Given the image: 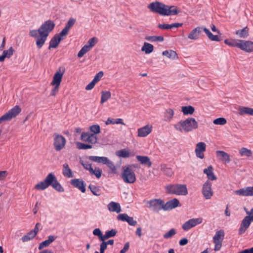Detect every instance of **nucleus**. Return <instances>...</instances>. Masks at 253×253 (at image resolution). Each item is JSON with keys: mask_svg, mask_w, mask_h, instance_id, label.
Returning <instances> with one entry per match:
<instances>
[{"mask_svg": "<svg viewBox=\"0 0 253 253\" xmlns=\"http://www.w3.org/2000/svg\"><path fill=\"white\" fill-rule=\"evenodd\" d=\"M111 97V92L109 91H102L100 103L103 104Z\"/></svg>", "mask_w": 253, "mask_h": 253, "instance_id": "nucleus-44", "label": "nucleus"}, {"mask_svg": "<svg viewBox=\"0 0 253 253\" xmlns=\"http://www.w3.org/2000/svg\"><path fill=\"white\" fill-rule=\"evenodd\" d=\"M136 158L141 165L146 166L148 168H150L152 166V163L148 156L137 155Z\"/></svg>", "mask_w": 253, "mask_h": 253, "instance_id": "nucleus-25", "label": "nucleus"}, {"mask_svg": "<svg viewBox=\"0 0 253 253\" xmlns=\"http://www.w3.org/2000/svg\"><path fill=\"white\" fill-rule=\"evenodd\" d=\"M88 158L92 161L107 165V167L110 169L112 173H116L117 172L116 167L115 166L113 162L109 160L107 157L90 156Z\"/></svg>", "mask_w": 253, "mask_h": 253, "instance_id": "nucleus-6", "label": "nucleus"}, {"mask_svg": "<svg viewBox=\"0 0 253 253\" xmlns=\"http://www.w3.org/2000/svg\"><path fill=\"white\" fill-rule=\"evenodd\" d=\"M93 234L95 236H97L100 241H104V235H103L102 232L101 231L100 229L95 228V229H94V230L93 231Z\"/></svg>", "mask_w": 253, "mask_h": 253, "instance_id": "nucleus-54", "label": "nucleus"}, {"mask_svg": "<svg viewBox=\"0 0 253 253\" xmlns=\"http://www.w3.org/2000/svg\"><path fill=\"white\" fill-rule=\"evenodd\" d=\"M77 147L78 149H87L92 148V145L87 144H84L81 142H77L76 143Z\"/></svg>", "mask_w": 253, "mask_h": 253, "instance_id": "nucleus-51", "label": "nucleus"}, {"mask_svg": "<svg viewBox=\"0 0 253 253\" xmlns=\"http://www.w3.org/2000/svg\"><path fill=\"white\" fill-rule=\"evenodd\" d=\"M202 30V28L200 27H198L194 29L189 34L188 38L189 39L193 40H197L200 36V33H201Z\"/></svg>", "mask_w": 253, "mask_h": 253, "instance_id": "nucleus-30", "label": "nucleus"}, {"mask_svg": "<svg viewBox=\"0 0 253 253\" xmlns=\"http://www.w3.org/2000/svg\"><path fill=\"white\" fill-rule=\"evenodd\" d=\"M251 221H252V220L251 219L249 215L246 216L243 219L238 231L239 234L241 235L246 232L248 228L250 225Z\"/></svg>", "mask_w": 253, "mask_h": 253, "instance_id": "nucleus-21", "label": "nucleus"}, {"mask_svg": "<svg viewBox=\"0 0 253 253\" xmlns=\"http://www.w3.org/2000/svg\"><path fill=\"white\" fill-rule=\"evenodd\" d=\"M121 177L126 183L132 184L136 181L135 174L133 169L128 167H123V171L121 173Z\"/></svg>", "mask_w": 253, "mask_h": 253, "instance_id": "nucleus-5", "label": "nucleus"}, {"mask_svg": "<svg viewBox=\"0 0 253 253\" xmlns=\"http://www.w3.org/2000/svg\"><path fill=\"white\" fill-rule=\"evenodd\" d=\"M81 164L83 165L84 168L89 171H91V169L93 168L91 167V164L88 163L87 162L84 163L83 161H80Z\"/></svg>", "mask_w": 253, "mask_h": 253, "instance_id": "nucleus-57", "label": "nucleus"}, {"mask_svg": "<svg viewBox=\"0 0 253 253\" xmlns=\"http://www.w3.org/2000/svg\"><path fill=\"white\" fill-rule=\"evenodd\" d=\"M211 186V182L209 180L206 181L203 185L202 193L207 200L210 199L213 195Z\"/></svg>", "mask_w": 253, "mask_h": 253, "instance_id": "nucleus-11", "label": "nucleus"}, {"mask_svg": "<svg viewBox=\"0 0 253 253\" xmlns=\"http://www.w3.org/2000/svg\"><path fill=\"white\" fill-rule=\"evenodd\" d=\"M129 243L126 242L123 248V249L120 251V253H125L129 249Z\"/></svg>", "mask_w": 253, "mask_h": 253, "instance_id": "nucleus-64", "label": "nucleus"}, {"mask_svg": "<svg viewBox=\"0 0 253 253\" xmlns=\"http://www.w3.org/2000/svg\"><path fill=\"white\" fill-rule=\"evenodd\" d=\"M107 208L108 210L112 212L119 213L121 211V208L120 204L115 202H111L107 205Z\"/></svg>", "mask_w": 253, "mask_h": 253, "instance_id": "nucleus-31", "label": "nucleus"}, {"mask_svg": "<svg viewBox=\"0 0 253 253\" xmlns=\"http://www.w3.org/2000/svg\"><path fill=\"white\" fill-rule=\"evenodd\" d=\"M162 54L169 59H175L178 58L177 54L175 51L172 50H165L163 52Z\"/></svg>", "mask_w": 253, "mask_h": 253, "instance_id": "nucleus-39", "label": "nucleus"}, {"mask_svg": "<svg viewBox=\"0 0 253 253\" xmlns=\"http://www.w3.org/2000/svg\"><path fill=\"white\" fill-rule=\"evenodd\" d=\"M239 154L242 157L245 156L247 157H250L252 156L253 153L251 150L245 147H242L239 150Z\"/></svg>", "mask_w": 253, "mask_h": 253, "instance_id": "nucleus-46", "label": "nucleus"}, {"mask_svg": "<svg viewBox=\"0 0 253 253\" xmlns=\"http://www.w3.org/2000/svg\"><path fill=\"white\" fill-rule=\"evenodd\" d=\"M213 123L215 125H224L226 124L227 121L225 118L221 117L214 120Z\"/></svg>", "mask_w": 253, "mask_h": 253, "instance_id": "nucleus-52", "label": "nucleus"}, {"mask_svg": "<svg viewBox=\"0 0 253 253\" xmlns=\"http://www.w3.org/2000/svg\"><path fill=\"white\" fill-rule=\"evenodd\" d=\"M179 205V201L176 199H173L167 202L166 203L164 202V211H168L174 209L178 207Z\"/></svg>", "mask_w": 253, "mask_h": 253, "instance_id": "nucleus-27", "label": "nucleus"}, {"mask_svg": "<svg viewBox=\"0 0 253 253\" xmlns=\"http://www.w3.org/2000/svg\"><path fill=\"white\" fill-rule=\"evenodd\" d=\"M103 72L102 71H100L95 76L92 81H93L95 83H96L100 80V79L103 77Z\"/></svg>", "mask_w": 253, "mask_h": 253, "instance_id": "nucleus-58", "label": "nucleus"}, {"mask_svg": "<svg viewBox=\"0 0 253 253\" xmlns=\"http://www.w3.org/2000/svg\"><path fill=\"white\" fill-rule=\"evenodd\" d=\"M151 11L163 16L177 15L179 10L174 5H166L159 1L153 2L148 5Z\"/></svg>", "mask_w": 253, "mask_h": 253, "instance_id": "nucleus-1", "label": "nucleus"}, {"mask_svg": "<svg viewBox=\"0 0 253 253\" xmlns=\"http://www.w3.org/2000/svg\"><path fill=\"white\" fill-rule=\"evenodd\" d=\"M147 207L155 212H158L161 210H164V201L160 199H154L146 202Z\"/></svg>", "mask_w": 253, "mask_h": 253, "instance_id": "nucleus-7", "label": "nucleus"}, {"mask_svg": "<svg viewBox=\"0 0 253 253\" xmlns=\"http://www.w3.org/2000/svg\"><path fill=\"white\" fill-rule=\"evenodd\" d=\"M71 183L74 187L80 189L82 192H85V185L84 181L79 179H74L71 180Z\"/></svg>", "mask_w": 253, "mask_h": 253, "instance_id": "nucleus-26", "label": "nucleus"}, {"mask_svg": "<svg viewBox=\"0 0 253 253\" xmlns=\"http://www.w3.org/2000/svg\"><path fill=\"white\" fill-rule=\"evenodd\" d=\"M53 178L52 176L50 173L48 174L43 181L38 183L35 186V188L38 190H44L51 185Z\"/></svg>", "mask_w": 253, "mask_h": 253, "instance_id": "nucleus-12", "label": "nucleus"}, {"mask_svg": "<svg viewBox=\"0 0 253 253\" xmlns=\"http://www.w3.org/2000/svg\"><path fill=\"white\" fill-rule=\"evenodd\" d=\"M117 233V231L115 229H112L111 230L106 231L105 235L103 236L104 241L108 238L114 237L116 235Z\"/></svg>", "mask_w": 253, "mask_h": 253, "instance_id": "nucleus-47", "label": "nucleus"}, {"mask_svg": "<svg viewBox=\"0 0 253 253\" xmlns=\"http://www.w3.org/2000/svg\"><path fill=\"white\" fill-rule=\"evenodd\" d=\"M64 72L65 69L64 68L62 70L61 68H59L54 75L51 85L60 86Z\"/></svg>", "mask_w": 253, "mask_h": 253, "instance_id": "nucleus-14", "label": "nucleus"}, {"mask_svg": "<svg viewBox=\"0 0 253 253\" xmlns=\"http://www.w3.org/2000/svg\"><path fill=\"white\" fill-rule=\"evenodd\" d=\"M235 34L240 38H247L249 35V29L246 27L236 31Z\"/></svg>", "mask_w": 253, "mask_h": 253, "instance_id": "nucleus-35", "label": "nucleus"}, {"mask_svg": "<svg viewBox=\"0 0 253 253\" xmlns=\"http://www.w3.org/2000/svg\"><path fill=\"white\" fill-rule=\"evenodd\" d=\"M206 144L205 143L201 142H199L196 144V149L195 150V154L196 156L203 159L204 158V152L206 151Z\"/></svg>", "mask_w": 253, "mask_h": 253, "instance_id": "nucleus-15", "label": "nucleus"}, {"mask_svg": "<svg viewBox=\"0 0 253 253\" xmlns=\"http://www.w3.org/2000/svg\"><path fill=\"white\" fill-rule=\"evenodd\" d=\"M92 194L95 196L101 195V191L99 187H96L93 185L90 184L88 186Z\"/></svg>", "mask_w": 253, "mask_h": 253, "instance_id": "nucleus-48", "label": "nucleus"}, {"mask_svg": "<svg viewBox=\"0 0 253 253\" xmlns=\"http://www.w3.org/2000/svg\"><path fill=\"white\" fill-rule=\"evenodd\" d=\"M81 139L82 141L91 144H95L97 142V137L95 134L88 132H83L81 136Z\"/></svg>", "mask_w": 253, "mask_h": 253, "instance_id": "nucleus-18", "label": "nucleus"}, {"mask_svg": "<svg viewBox=\"0 0 253 253\" xmlns=\"http://www.w3.org/2000/svg\"><path fill=\"white\" fill-rule=\"evenodd\" d=\"M203 221L202 218H192L185 222L182 226L184 230H188L190 228L201 223Z\"/></svg>", "mask_w": 253, "mask_h": 253, "instance_id": "nucleus-13", "label": "nucleus"}, {"mask_svg": "<svg viewBox=\"0 0 253 253\" xmlns=\"http://www.w3.org/2000/svg\"><path fill=\"white\" fill-rule=\"evenodd\" d=\"M90 173L91 174L95 175L97 178H99L101 176L102 170L100 169L96 168L95 169H91Z\"/></svg>", "mask_w": 253, "mask_h": 253, "instance_id": "nucleus-53", "label": "nucleus"}, {"mask_svg": "<svg viewBox=\"0 0 253 253\" xmlns=\"http://www.w3.org/2000/svg\"><path fill=\"white\" fill-rule=\"evenodd\" d=\"M63 174L67 177H73L72 171L67 163H65L63 166Z\"/></svg>", "mask_w": 253, "mask_h": 253, "instance_id": "nucleus-41", "label": "nucleus"}, {"mask_svg": "<svg viewBox=\"0 0 253 253\" xmlns=\"http://www.w3.org/2000/svg\"><path fill=\"white\" fill-rule=\"evenodd\" d=\"M141 50L145 52L146 54H149L154 50V46L152 44L144 42L143 46L141 48Z\"/></svg>", "mask_w": 253, "mask_h": 253, "instance_id": "nucleus-43", "label": "nucleus"}, {"mask_svg": "<svg viewBox=\"0 0 253 253\" xmlns=\"http://www.w3.org/2000/svg\"><path fill=\"white\" fill-rule=\"evenodd\" d=\"M239 48L247 52L253 51V42L250 41L240 40Z\"/></svg>", "mask_w": 253, "mask_h": 253, "instance_id": "nucleus-16", "label": "nucleus"}, {"mask_svg": "<svg viewBox=\"0 0 253 253\" xmlns=\"http://www.w3.org/2000/svg\"><path fill=\"white\" fill-rule=\"evenodd\" d=\"M174 113V111L172 109H167L164 113V121L167 122H170L173 117Z\"/></svg>", "mask_w": 253, "mask_h": 253, "instance_id": "nucleus-36", "label": "nucleus"}, {"mask_svg": "<svg viewBox=\"0 0 253 253\" xmlns=\"http://www.w3.org/2000/svg\"><path fill=\"white\" fill-rule=\"evenodd\" d=\"M203 31L207 34L208 38L211 41L219 42L221 39L217 35H213L209 29L206 28L203 29Z\"/></svg>", "mask_w": 253, "mask_h": 253, "instance_id": "nucleus-37", "label": "nucleus"}, {"mask_svg": "<svg viewBox=\"0 0 253 253\" xmlns=\"http://www.w3.org/2000/svg\"><path fill=\"white\" fill-rule=\"evenodd\" d=\"M216 155L218 160L224 164L230 162V155L223 151H216Z\"/></svg>", "mask_w": 253, "mask_h": 253, "instance_id": "nucleus-23", "label": "nucleus"}, {"mask_svg": "<svg viewBox=\"0 0 253 253\" xmlns=\"http://www.w3.org/2000/svg\"><path fill=\"white\" fill-rule=\"evenodd\" d=\"M224 237V232L223 230H218L215 233L213 237V241L215 245L214 249L215 251H218L220 250Z\"/></svg>", "mask_w": 253, "mask_h": 253, "instance_id": "nucleus-10", "label": "nucleus"}, {"mask_svg": "<svg viewBox=\"0 0 253 253\" xmlns=\"http://www.w3.org/2000/svg\"><path fill=\"white\" fill-rule=\"evenodd\" d=\"M174 127L177 130L188 132L197 129L198 124L194 118H188L184 121L178 122L174 125Z\"/></svg>", "mask_w": 253, "mask_h": 253, "instance_id": "nucleus-3", "label": "nucleus"}, {"mask_svg": "<svg viewBox=\"0 0 253 253\" xmlns=\"http://www.w3.org/2000/svg\"><path fill=\"white\" fill-rule=\"evenodd\" d=\"M95 84L96 83L93 81H92L87 85L86 86L85 89L87 90H91L94 87Z\"/></svg>", "mask_w": 253, "mask_h": 253, "instance_id": "nucleus-63", "label": "nucleus"}, {"mask_svg": "<svg viewBox=\"0 0 253 253\" xmlns=\"http://www.w3.org/2000/svg\"><path fill=\"white\" fill-rule=\"evenodd\" d=\"M90 46H88V45H84L81 50L79 52L78 54V57H82L85 54L86 52H87L90 49Z\"/></svg>", "mask_w": 253, "mask_h": 253, "instance_id": "nucleus-50", "label": "nucleus"}, {"mask_svg": "<svg viewBox=\"0 0 253 253\" xmlns=\"http://www.w3.org/2000/svg\"><path fill=\"white\" fill-rule=\"evenodd\" d=\"M100 244V253H104L105 250L107 249V245L104 241Z\"/></svg>", "mask_w": 253, "mask_h": 253, "instance_id": "nucleus-62", "label": "nucleus"}, {"mask_svg": "<svg viewBox=\"0 0 253 253\" xmlns=\"http://www.w3.org/2000/svg\"><path fill=\"white\" fill-rule=\"evenodd\" d=\"M14 50L12 47H10L8 50H4L1 55L0 56V62H3L5 58H9L13 54Z\"/></svg>", "mask_w": 253, "mask_h": 253, "instance_id": "nucleus-33", "label": "nucleus"}, {"mask_svg": "<svg viewBox=\"0 0 253 253\" xmlns=\"http://www.w3.org/2000/svg\"><path fill=\"white\" fill-rule=\"evenodd\" d=\"M55 240V237L53 236H49L48 237V240H45L43 242L40 243L39 249L42 250V248L44 247H46L48 246L52 242H53Z\"/></svg>", "mask_w": 253, "mask_h": 253, "instance_id": "nucleus-38", "label": "nucleus"}, {"mask_svg": "<svg viewBox=\"0 0 253 253\" xmlns=\"http://www.w3.org/2000/svg\"><path fill=\"white\" fill-rule=\"evenodd\" d=\"M90 130L95 134H98L100 131V128L99 125H94L90 126Z\"/></svg>", "mask_w": 253, "mask_h": 253, "instance_id": "nucleus-56", "label": "nucleus"}, {"mask_svg": "<svg viewBox=\"0 0 253 253\" xmlns=\"http://www.w3.org/2000/svg\"><path fill=\"white\" fill-rule=\"evenodd\" d=\"M97 42V39L95 37H93L89 40L87 43L89 44L88 46H90V48L94 46Z\"/></svg>", "mask_w": 253, "mask_h": 253, "instance_id": "nucleus-60", "label": "nucleus"}, {"mask_svg": "<svg viewBox=\"0 0 253 253\" xmlns=\"http://www.w3.org/2000/svg\"><path fill=\"white\" fill-rule=\"evenodd\" d=\"M160 167L161 170L166 175L171 176L173 174V171L172 169L168 167L166 164L161 165Z\"/></svg>", "mask_w": 253, "mask_h": 253, "instance_id": "nucleus-40", "label": "nucleus"}, {"mask_svg": "<svg viewBox=\"0 0 253 253\" xmlns=\"http://www.w3.org/2000/svg\"><path fill=\"white\" fill-rule=\"evenodd\" d=\"M240 40L236 39H226L224 41V43L232 47H237L239 48Z\"/></svg>", "mask_w": 253, "mask_h": 253, "instance_id": "nucleus-42", "label": "nucleus"}, {"mask_svg": "<svg viewBox=\"0 0 253 253\" xmlns=\"http://www.w3.org/2000/svg\"><path fill=\"white\" fill-rule=\"evenodd\" d=\"M117 219L119 220L123 221H126L130 225L135 226L137 224V221L133 219L132 217L129 216L126 213L120 214L117 216Z\"/></svg>", "mask_w": 253, "mask_h": 253, "instance_id": "nucleus-24", "label": "nucleus"}, {"mask_svg": "<svg viewBox=\"0 0 253 253\" xmlns=\"http://www.w3.org/2000/svg\"><path fill=\"white\" fill-rule=\"evenodd\" d=\"M50 174H51L53 177V180L51 183V185L52 187L58 192H63L64 189L61 185V184L58 182L57 181L55 176L52 173H50Z\"/></svg>", "mask_w": 253, "mask_h": 253, "instance_id": "nucleus-32", "label": "nucleus"}, {"mask_svg": "<svg viewBox=\"0 0 253 253\" xmlns=\"http://www.w3.org/2000/svg\"><path fill=\"white\" fill-rule=\"evenodd\" d=\"M176 231L174 228H171L168 232L164 235L165 239H169L172 237L176 234Z\"/></svg>", "mask_w": 253, "mask_h": 253, "instance_id": "nucleus-55", "label": "nucleus"}, {"mask_svg": "<svg viewBox=\"0 0 253 253\" xmlns=\"http://www.w3.org/2000/svg\"><path fill=\"white\" fill-rule=\"evenodd\" d=\"M21 111V108L17 105L14 106L0 118V124L4 121H8L16 117Z\"/></svg>", "mask_w": 253, "mask_h": 253, "instance_id": "nucleus-9", "label": "nucleus"}, {"mask_svg": "<svg viewBox=\"0 0 253 253\" xmlns=\"http://www.w3.org/2000/svg\"><path fill=\"white\" fill-rule=\"evenodd\" d=\"M166 193L169 194L186 196L188 194L186 185L185 184H169L166 186Z\"/></svg>", "mask_w": 253, "mask_h": 253, "instance_id": "nucleus-4", "label": "nucleus"}, {"mask_svg": "<svg viewBox=\"0 0 253 253\" xmlns=\"http://www.w3.org/2000/svg\"><path fill=\"white\" fill-rule=\"evenodd\" d=\"M234 193L239 196H253V186L251 187H247L244 188L236 190Z\"/></svg>", "mask_w": 253, "mask_h": 253, "instance_id": "nucleus-19", "label": "nucleus"}, {"mask_svg": "<svg viewBox=\"0 0 253 253\" xmlns=\"http://www.w3.org/2000/svg\"><path fill=\"white\" fill-rule=\"evenodd\" d=\"M36 235H35L31 231L28 232L26 235H24L21 239L23 242H26L33 239Z\"/></svg>", "mask_w": 253, "mask_h": 253, "instance_id": "nucleus-49", "label": "nucleus"}, {"mask_svg": "<svg viewBox=\"0 0 253 253\" xmlns=\"http://www.w3.org/2000/svg\"><path fill=\"white\" fill-rule=\"evenodd\" d=\"M238 110L239 114L241 116L245 114L253 116V108L248 107L240 106Z\"/></svg>", "mask_w": 253, "mask_h": 253, "instance_id": "nucleus-34", "label": "nucleus"}, {"mask_svg": "<svg viewBox=\"0 0 253 253\" xmlns=\"http://www.w3.org/2000/svg\"><path fill=\"white\" fill-rule=\"evenodd\" d=\"M152 126L147 125L137 129V136L139 137H144L148 135L152 131Z\"/></svg>", "mask_w": 253, "mask_h": 253, "instance_id": "nucleus-17", "label": "nucleus"}, {"mask_svg": "<svg viewBox=\"0 0 253 253\" xmlns=\"http://www.w3.org/2000/svg\"><path fill=\"white\" fill-rule=\"evenodd\" d=\"M66 140L65 138L57 133L53 134V146L54 149L58 152L65 147Z\"/></svg>", "mask_w": 253, "mask_h": 253, "instance_id": "nucleus-8", "label": "nucleus"}, {"mask_svg": "<svg viewBox=\"0 0 253 253\" xmlns=\"http://www.w3.org/2000/svg\"><path fill=\"white\" fill-rule=\"evenodd\" d=\"M39 31L38 30H32L30 31L29 35L32 37H34L36 38V40L39 38L38 36Z\"/></svg>", "mask_w": 253, "mask_h": 253, "instance_id": "nucleus-59", "label": "nucleus"}, {"mask_svg": "<svg viewBox=\"0 0 253 253\" xmlns=\"http://www.w3.org/2000/svg\"><path fill=\"white\" fill-rule=\"evenodd\" d=\"M203 172L207 175L209 180L213 181L217 179V177L213 172V168L211 166H210L207 168L205 169Z\"/></svg>", "mask_w": 253, "mask_h": 253, "instance_id": "nucleus-29", "label": "nucleus"}, {"mask_svg": "<svg viewBox=\"0 0 253 253\" xmlns=\"http://www.w3.org/2000/svg\"><path fill=\"white\" fill-rule=\"evenodd\" d=\"M55 26L53 21L48 20L42 23L38 29L39 38L36 40V43L39 49H41L44 45L49 33L53 30Z\"/></svg>", "mask_w": 253, "mask_h": 253, "instance_id": "nucleus-2", "label": "nucleus"}, {"mask_svg": "<svg viewBox=\"0 0 253 253\" xmlns=\"http://www.w3.org/2000/svg\"><path fill=\"white\" fill-rule=\"evenodd\" d=\"M64 37L65 36L64 35H61V33L55 35L49 42L48 49H50L51 48H56L60 41L62 40V38Z\"/></svg>", "mask_w": 253, "mask_h": 253, "instance_id": "nucleus-20", "label": "nucleus"}, {"mask_svg": "<svg viewBox=\"0 0 253 253\" xmlns=\"http://www.w3.org/2000/svg\"><path fill=\"white\" fill-rule=\"evenodd\" d=\"M8 174V172L6 170L0 171V181L5 179Z\"/></svg>", "mask_w": 253, "mask_h": 253, "instance_id": "nucleus-61", "label": "nucleus"}, {"mask_svg": "<svg viewBox=\"0 0 253 253\" xmlns=\"http://www.w3.org/2000/svg\"><path fill=\"white\" fill-rule=\"evenodd\" d=\"M76 22V19L73 18H70L64 28L61 31V35H64L65 37L68 34L69 31L71 28L73 26Z\"/></svg>", "mask_w": 253, "mask_h": 253, "instance_id": "nucleus-28", "label": "nucleus"}, {"mask_svg": "<svg viewBox=\"0 0 253 253\" xmlns=\"http://www.w3.org/2000/svg\"><path fill=\"white\" fill-rule=\"evenodd\" d=\"M181 111L184 115H192L195 111L194 108L192 106H182Z\"/></svg>", "mask_w": 253, "mask_h": 253, "instance_id": "nucleus-45", "label": "nucleus"}, {"mask_svg": "<svg viewBox=\"0 0 253 253\" xmlns=\"http://www.w3.org/2000/svg\"><path fill=\"white\" fill-rule=\"evenodd\" d=\"M116 155L120 158H128L130 157L135 156V153L133 151H130V150L127 148L116 151Z\"/></svg>", "mask_w": 253, "mask_h": 253, "instance_id": "nucleus-22", "label": "nucleus"}]
</instances>
